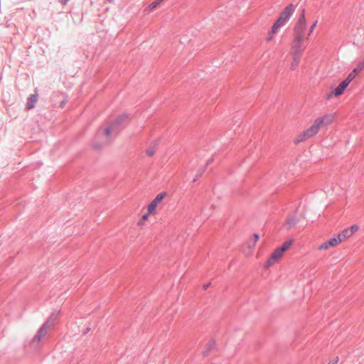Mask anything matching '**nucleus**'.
I'll list each match as a JSON object with an SVG mask.
<instances>
[{
    "label": "nucleus",
    "mask_w": 364,
    "mask_h": 364,
    "mask_svg": "<svg viewBox=\"0 0 364 364\" xmlns=\"http://www.w3.org/2000/svg\"><path fill=\"white\" fill-rule=\"evenodd\" d=\"M129 117V114L127 112H123L117 116L114 119L109 121V125L102 131V133L101 129H99L97 136H100V134H102L107 138L112 136L115 138L127 126Z\"/></svg>",
    "instance_id": "obj_1"
},
{
    "label": "nucleus",
    "mask_w": 364,
    "mask_h": 364,
    "mask_svg": "<svg viewBox=\"0 0 364 364\" xmlns=\"http://www.w3.org/2000/svg\"><path fill=\"white\" fill-rule=\"evenodd\" d=\"M295 10L294 4H289L280 14L277 20L273 23L267 37V41H271L278 30L284 26L290 19Z\"/></svg>",
    "instance_id": "obj_2"
},
{
    "label": "nucleus",
    "mask_w": 364,
    "mask_h": 364,
    "mask_svg": "<svg viewBox=\"0 0 364 364\" xmlns=\"http://www.w3.org/2000/svg\"><path fill=\"white\" fill-rule=\"evenodd\" d=\"M304 37H302L300 35L294 36V41L291 45L292 53L295 54V58L296 60L298 58H300L304 48L305 46L304 45Z\"/></svg>",
    "instance_id": "obj_3"
},
{
    "label": "nucleus",
    "mask_w": 364,
    "mask_h": 364,
    "mask_svg": "<svg viewBox=\"0 0 364 364\" xmlns=\"http://www.w3.org/2000/svg\"><path fill=\"white\" fill-rule=\"evenodd\" d=\"M306 30V20L305 18V9H302L300 16L294 28V36L300 35L304 37V33Z\"/></svg>",
    "instance_id": "obj_4"
},
{
    "label": "nucleus",
    "mask_w": 364,
    "mask_h": 364,
    "mask_svg": "<svg viewBox=\"0 0 364 364\" xmlns=\"http://www.w3.org/2000/svg\"><path fill=\"white\" fill-rule=\"evenodd\" d=\"M350 83L349 79H344L341 81L337 87L333 90L327 96V99H331L333 97H338L341 95L346 89L348 87V85Z\"/></svg>",
    "instance_id": "obj_5"
},
{
    "label": "nucleus",
    "mask_w": 364,
    "mask_h": 364,
    "mask_svg": "<svg viewBox=\"0 0 364 364\" xmlns=\"http://www.w3.org/2000/svg\"><path fill=\"white\" fill-rule=\"evenodd\" d=\"M167 193L166 191H163L157 194L156 196L147 205L148 212L149 213H155L157 206L164 199Z\"/></svg>",
    "instance_id": "obj_6"
},
{
    "label": "nucleus",
    "mask_w": 364,
    "mask_h": 364,
    "mask_svg": "<svg viewBox=\"0 0 364 364\" xmlns=\"http://www.w3.org/2000/svg\"><path fill=\"white\" fill-rule=\"evenodd\" d=\"M334 117L332 114H327L315 119L320 127L328 125L333 121Z\"/></svg>",
    "instance_id": "obj_7"
},
{
    "label": "nucleus",
    "mask_w": 364,
    "mask_h": 364,
    "mask_svg": "<svg viewBox=\"0 0 364 364\" xmlns=\"http://www.w3.org/2000/svg\"><path fill=\"white\" fill-rule=\"evenodd\" d=\"M364 69V59L359 62L355 68H353L352 72H350L348 75L346 77L347 79H349L350 82H351L356 75L360 73Z\"/></svg>",
    "instance_id": "obj_8"
},
{
    "label": "nucleus",
    "mask_w": 364,
    "mask_h": 364,
    "mask_svg": "<svg viewBox=\"0 0 364 364\" xmlns=\"http://www.w3.org/2000/svg\"><path fill=\"white\" fill-rule=\"evenodd\" d=\"M38 99V94L37 92V90H35V93L31 94L28 97L26 105V109L27 110L33 109L36 106Z\"/></svg>",
    "instance_id": "obj_9"
},
{
    "label": "nucleus",
    "mask_w": 364,
    "mask_h": 364,
    "mask_svg": "<svg viewBox=\"0 0 364 364\" xmlns=\"http://www.w3.org/2000/svg\"><path fill=\"white\" fill-rule=\"evenodd\" d=\"M338 240L336 237H331V239H329L328 240H327L326 242L322 243L318 249L319 250H327L328 249L329 247H334L336 245H337L338 244Z\"/></svg>",
    "instance_id": "obj_10"
},
{
    "label": "nucleus",
    "mask_w": 364,
    "mask_h": 364,
    "mask_svg": "<svg viewBox=\"0 0 364 364\" xmlns=\"http://www.w3.org/2000/svg\"><path fill=\"white\" fill-rule=\"evenodd\" d=\"M321 128L317 122L314 120V124L306 130V134H307V137H312L315 136L318 132V129Z\"/></svg>",
    "instance_id": "obj_11"
},
{
    "label": "nucleus",
    "mask_w": 364,
    "mask_h": 364,
    "mask_svg": "<svg viewBox=\"0 0 364 364\" xmlns=\"http://www.w3.org/2000/svg\"><path fill=\"white\" fill-rule=\"evenodd\" d=\"M321 128L317 122L314 120V124L306 130V134H307V137H312L315 136L318 132V129Z\"/></svg>",
    "instance_id": "obj_12"
},
{
    "label": "nucleus",
    "mask_w": 364,
    "mask_h": 364,
    "mask_svg": "<svg viewBox=\"0 0 364 364\" xmlns=\"http://www.w3.org/2000/svg\"><path fill=\"white\" fill-rule=\"evenodd\" d=\"M282 255L279 253V252L275 250L266 262L265 266L267 267L272 266L277 259H279Z\"/></svg>",
    "instance_id": "obj_13"
},
{
    "label": "nucleus",
    "mask_w": 364,
    "mask_h": 364,
    "mask_svg": "<svg viewBox=\"0 0 364 364\" xmlns=\"http://www.w3.org/2000/svg\"><path fill=\"white\" fill-rule=\"evenodd\" d=\"M48 329V328H47V324H43L36 332L34 336V340H36L38 342L41 341L42 336L47 333Z\"/></svg>",
    "instance_id": "obj_14"
},
{
    "label": "nucleus",
    "mask_w": 364,
    "mask_h": 364,
    "mask_svg": "<svg viewBox=\"0 0 364 364\" xmlns=\"http://www.w3.org/2000/svg\"><path fill=\"white\" fill-rule=\"evenodd\" d=\"M158 144H159L158 141H154L150 144L148 149L146 150V154L149 156H152L154 155L156 148L158 146Z\"/></svg>",
    "instance_id": "obj_15"
},
{
    "label": "nucleus",
    "mask_w": 364,
    "mask_h": 364,
    "mask_svg": "<svg viewBox=\"0 0 364 364\" xmlns=\"http://www.w3.org/2000/svg\"><path fill=\"white\" fill-rule=\"evenodd\" d=\"M352 235L349 232L347 228H345L343 230H342L341 232L338 234L337 239L338 240V242H341L343 241L346 238H349Z\"/></svg>",
    "instance_id": "obj_16"
},
{
    "label": "nucleus",
    "mask_w": 364,
    "mask_h": 364,
    "mask_svg": "<svg viewBox=\"0 0 364 364\" xmlns=\"http://www.w3.org/2000/svg\"><path fill=\"white\" fill-rule=\"evenodd\" d=\"M298 223V218L296 216H291L287 219V230L291 229Z\"/></svg>",
    "instance_id": "obj_17"
},
{
    "label": "nucleus",
    "mask_w": 364,
    "mask_h": 364,
    "mask_svg": "<svg viewBox=\"0 0 364 364\" xmlns=\"http://www.w3.org/2000/svg\"><path fill=\"white\" fill-rule=\"evenodd\" d=\"M58 314V312H53L43 324H47V328H49L54 324V321L56 319Z\"/></svg>",
    "instance_id": "obj_18"
},
{
    "label": "nucleus",
    "mask_w": 364,
    "mask_h": 364,
    "mask_svg": "<svg viewBox=\"0 0 364 364\" xmlns=\"http://www.w3.org/2000/svg\"><path fill=\"white\" fill-rule=\"evenodd\" d=\"M215 341L214 340H210L209 343L207 344L205 349L203 352V355L207 356L209 354V352L213 348H215Z\"/></svg>",
    "instance_id": "obj_19"
},
{
    "label": "nucleus",
    "mask_w": 364,
    "mask_h": 364,
    "mask_svg": "<svg viewBox=\"0 0 364 364\" xmlns=\"http://www.w3.org/2000/svg\"><path fill=\"white\" fill-rule=\"evenodd\" d=\"M164 0H155L154 1H152L146 8V11H153L154 9H156L159 6V4L164 1Z\"/></svg>",
    "instance_id": "obj_20"
},
{
    "label": "nucleus",
    "mask_w": 364,
    "mask_h": 364,
    "mask_svg": "<svg viewBox=\"0 0 364 364\" xmlns=\"http://www.w3.org/2000/svg\"><path fill=\"white\" fill-rule=\"evenodd\" d=\"M309 137H307V134H306V130H305L303 132H301L300 134L298 135V136L296 137V139L294 141V143L299 144L300 142L305 141Z\"/></svg>",
    "instance_id": "obj_21"
},
{
    "label": "nucleus",
    "mask_w": 364,
    "mask_h": 364,
    "mask_svg": "<svg viewBox=\"0 0 364 364\" xmlns=\"http://www.w3.org/2000/svg\"><path fill=\"white\" fill-rule=\"evenodd\" d=\"M292 244H293V240L290 239V240L285 241L282 244V245H281L279 247H281L284 251L286 252L287 250H289L290 248V247L292 245Z\"/></svg>",
    "instance_id": "obj_22"
},
{
    "label": "nucleus",
    "mask_w": 364,
    "mask_h": 364,
    "mask_svg": "<svg viewBox=\"0 0 364 364\" xmlns=\"http://www.w3.org/2000/svg\"><path fill=\"white\" fill-rule=\"evenodd\" d=\"M213 161V159H209L208 161H207V163L205 166H203V167H200L198 171V173H197V176H201L203 175V173H204V171H205L206 169V167L211 163V161Z\"/></svg>",
    "instance_id": "obj_23"
},
{
    "label": "nucleus",
    "mask_w": 364,
    "mask_h": 364,
    "mask_svg": "<svg viewBox=\"0 0 364 364\" xmlns=\"http://www.w3.org/2000/svg\"><path fill=\"white\" fill-rule=\"evenodd\" d=\"M105 144V143L98 142L97 141V139H95L92 143V147L94 149L99 151V150H101L104 147Z\"/></svg>",
    "instance_id": "obj_24"
},
{
    "label": "nucleus",
    "mask_w": 364,
    "mask_h": 364,
    "mask_svg": "<svg viewBox=\"0 0 364 364\" xmlns=\"http://www.w3.org/2000/svg\"><path fill=\"white\" fill-rule=\"evenodd\" d=\"M318 23V21L316 20L313 23L312 25L310 27V29H309V33H308V36L306 38V40L309 39V37L310 36V35L312 33V32L314 31V28H316V25Z\"/></svg>",
    "instance_id": "obj_25"
},
{
    "label": "nucleus",
    "mask_w": 364,
    "mask_h": 364,
    "mask_svg": "<svg viewBox=\"0 0 364 364\" xmlns=\"http://www.w3.org/2000/svg\"><path fill=\"white\" fill-rule=\"evenodd\" d=\"M153 213H149V212L147 213H145L142 215L141 220L138 222V225H141L143 224V222L145 220H147L149 218V215H152Z\"/></svg>",
    "instance_id": "obj_26"
},
{
    "label": "nucleus",
    "mask_w": 364,
    "mask_h": 364,
    "mask_svg": "<svg viewBox=\"0 0 364 364\" xmlns=\"http://www.w3.org/2000/svg\"><path fill=\"white\" fill-rule=\"evenodd\" d=\"M300 60V58H298V60H296V58H295V54H293V62L291 64V69L294 70L295 68L299 65Z\"/></svg>",
    "instance_id": "obj_27"
},
{
    "label": "nucleus",
    "mask_w": 364,
    "mask_h": 364,
    "mask_svg": "<svg viewBox=\"0 0 364 364\" xmlns=\"http://www.w3.org/2000/svg\"><path fill=\"white\" fill-rule=\"evenodd\" d=\"M347 229L348 230L350 235H353V234L359 229V227L357 225H353Z\"/></svg>",
    "instance_id": "obj_28"
},
{
    "label": "nucleus",
    "mask_w": 364,
    "mask_h": 364,
    "mask_svg": "<svg viewBox=\"0 0 364 364\" xmlns=\"http://www.w3.org/2000/svg\"><path fill=\"white\" fill-rule=\"evenodd\" d=\"M253 237H254V240L252 242V245H255V244L257 242V241L259 240V234L257 233H254L253 234Z\"/></svg>",
    "instance_id": "obj_29"
},
{
    "label": "nucleus",
    "mask_w": 364,
    "mask_h": 364,
    "mask_svg": "<svg viewBox=\"0 0 364 364\" xmlns=\"http://www.w3.org/2000/svg\"><path fill=\"white\" fill-rule=\"evenodd\" d=\"M277 251L279 252V254H281L282 255L285 252V251H284L281 247H277Z\"/></svg>",
    "instance_id": "obj_30"
},
{
    "label": "nucleus",
    "mask_w": 364,
    "mask_h": 364,
    "mask_svg": "<svg viewBox=\"0 0 364 364\" xmlns=\"http://www.w3.org/2000/svg\"><path fill=\"white\" fill-rule=\"evenodd\" d=\"M210 282L206 283V284H205L203 285V289H204L205 290H206V289H208L209 288V287H210Z\"/></svg>",
    "instance_id": "obj_31"
},
{
    "label": "nucleus",
    "mask_w": 364,
    "mask_h": 364,
    "mask_svg": "<svg viewBox=\"0 0 364 364\" xmlns=\"http://www.w3.org/2000/svg\"><path fill=\"white\" fill-rule=\"evenodd\" d=\"M338 361V357H336L335 360H333L331 363L329 364H336Z\"/></svg>",
    "instance_id": "obj_32"
},
{
    "label": "nucleus",
    "mask_w": 364,
    "mask_h": 364,
    "mask_svg": "<svg viewBox=\"0 0 364 364\" xmlns=\"http://www.w3.org/2000/svg\"><path fill=\"white\" fill-rule=\"evenodd\" d=\"M70 0H60V3L65 5Z\"/></svg>",
    "instance_id": "obj_33"
},
{
    "label": "nucleus",
    "mask_w": 364,
    "mask_h": 364,
    "mask_svg": "<svg viewBox=\"0 0 364 364\" xmlns=\"http://www.w3.org/2000/svg\"><path fill=\"white\" fill-rule=\"evenodd\" d=\"M65 102H66V100H62L60 102V107H63V105L65 104Z\"/></svg>",
    "instance_id": "obj_34"
},
{
    "label": "nucleus",
    "mask_w": 364,
    "mask_h": 364,
    "mask_svg": "<svg viewBox=\"0 0 364 364\" xmlns=\"http://www.w3.org/2000/svg\"><path fill=\"white\" fill-rule=\"evenodd\" d=\"M199 177H200V176H196L193 179V181H192V182H193V183H195V182L198 180V178Z\"/></svg>",
    "instance_id": "obj_35"
},
{
    "label": "nucleus",
    "mask_w": 364,
    "mask_h": 364,
    "mask_svg": "<svg viewBox=\"0 0 364 364\" xmlns=\"http://www.w3.org/2000/svg\"><path fill=\"white\" fill-rule=\"evenodd\" d=\"M90 328H87L85 332V333H87L90 331Z\"/></svg>",
    "instance_id": "obj_36"
},
{
    "label": "nucleus",
    "mask_w": 364,
    "mask_h": 364,
    "mask_svg": "<svg viewBox=\"0 0 364 364\" xmlns=\"http://www.w3.org/2000/svg\"><path fill=\"white\" fill-rule=\"evenodd\" d=\"M107 1H108L109 2H111V1H112L113 0H107Z\"/></svg>",
    "instance_id": "obj_37"
}]
</instances>
